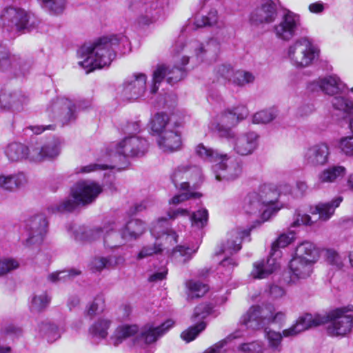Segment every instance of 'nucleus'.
<instances>
[{"instance_id":"f257e3e1","label":"nucleus","mask_w":353,"mask_h":353,"mask_svg":"<svg viewBox=\"0 0 353 353\" xmlns=\"http://www.w3.org/2000/svg\"><path fill=\"white\" fill-rule=\"evenodd\" d=\"M120 43L128 45V39L124 36L104 37L92 45L83 46L78 51L83 59L79 65L86 69L87 73L110 65L116 56L115 50Z\"/></svg>"},{"instance_id":"f03ea898","label":"nucleus","mask_w":353,"mask_h":353,"mask_svg":"<svg viewBox=\"0 0 353 353\" xmlns=\"http://www.w3.org/2000/svg\"><path fill=\"white\" fill-rule=\"evenodd\" d=\"M102 192V187L90 181L77 183L72 188L70 196L48 208L52 212H72L78 205L92 203Z\"/></svg>"},{"instance_id":"7ed1b4c3","label":"nucleus","mask_w":353,"mask_h":353,"mask_svg":"<svg viewBox=\"0 0 353 353\" xmlns=\"http://www.w3.org/2000/svg\"><path fill=\"white\" fill-rule=\"evenodd\" d=\"M320 49L307 37H301L294 41L286 50V56L290 63L298 69L308 68L316 61Z\"/></svg>"},{"instance_id":"20e7f679","label":"nucleus","mask_w":353,"mask_h":353,"mask_svg":"<svg viewBox=\"0 0 353 353\" xmlns=\"http://www.w3.org/2000/svg\"><path fill=\"white\" fill-rule=\"evenodd\" d=\"M3 28L14 34L30 31L37 26L34 16L23 8L10 6L1 14Z\"/></svg>"},{"instance_id":"39448f33","label":"nucleus","mask_w":353,"mask_h":353,"mask_svg":"<svg viewBox=\"0 0 353 353\" xmlns=\"http://www.w3.org/2000/svg\"><path fill=\"white\" fill-rule=\"evenodd\" d=\"M253 228H254V225L248 229L237 228L232 230L228 234L226 241L222 244L219 254H224L225 257L220 262L218 270L221 272L223 269H225L224 274L226 279L230 277L232 270L237 265V263L234 258L228 257L227 256L235 254L241 249L243 239L249 236L250 230Z\"/></svg>"},{"instance_id":"423d86ee","label":"nucleus","mask_w":353,"mask_h":353,"mask_svg":"<svg viewBox=\"0 0 353 353\" xmlns=\"http://www.w3.org/2000/svg\"><path fill=\"white\" fill-rule=\"evenodd\" d=\"M353 312V305L336 308L327 316H321L325 319L323 323H327V332L332 336H344L350 333L353 327V316L347 314Z\"/></svg>"},{"instance_id":"0eeeda50","label":"nucleus","mask_w":353,"mask_h":353,"mask_svg":"<svg viewBox=\"0 0 353 353\" xmlns=\"http://www.w3.org/2000/svg\"><path fill=\"white\" fill-rule=\"evenodd\" d=\"M279 193L268 185L260 187L259 192L248 193L243 199L242 209L244 212L254 218H257L264 208V205L272 201H277Z\"/></svg>"},{"instance_id":"6e6552de","label":"nucleus","mask_w":353,"mask_h":353,"mask_svg":"<svg viewBox=\"0 0 353 353\" xmlns=\"http://www.w3.org/2000/svg\"><path fill=\"white\" fill-rule=\"evenodd\" d=\"M302 30L301 16L290 10H285L279 22L272 27L276 38L285 42L291 41Z\"/></svg>"},{"instance_id":"1a4fd4ad","label":"nucleus","mask_w":353,"mask_h":353,"mask_svg":"<svg viewBox=\"0 0 353 353\" xmlns=\"http://www.w3.org/2000/svg\"><path fill=\"white\" fill-rule=\"evenodd\" d=\"M48 230V221L43 214H36L26 220L25 232L26 238L25 246H39L44 241Z\"/></svg>"},{"instance_id":"9d476101","label":"nucleus","mask_w":353,"mask_h":353,"mask_svg":"<svg viewBox=\"0 0 353 353\" xmlns=\"http://www.w3.org/2000/svg\"><path fill=\"white\" fill-rule=\"evenodd\" d=\"M334 109L344 113L349 119V128L352 135L343 137L339 142V148L347 156L353 157V99L336 96L332 99Z\"/></svg>"},{"instance_id":"9b49d317","label":"nucleus","mask_w":353,"mask_h":353,"mask_svg":"<svg viewBox=\"0 0 353 353\" xmlns=\"http://www.w3.org/2000/svg\"><path fill=\"white\" fill-rule=\"evenodd\" d=\"M223 156L213 165L215 178L219 181L234 180L241 175L242 165L235 158L227 154H223Z\"/></svg>"},{"instance_id":"f8f14e48","label":"nucleus","mask_w":353,"mask_h":353,"mask_svg":"<svg viewBox=\"0 0 353 353\" xmlns=\"http://www.w3.org/2000/svg\"><path fill=\"white\" fill-rule=\"evenodd\" d=\"M148 141L140 137H125L114 146V152L125 157H141L148 150Z\"/></svg>"},{"instance_id":"ddd939ff","label":"nucleus","mask_w":353,"mask_h":353,"mask_svg":"<svg viewBox=\"0 0 353 353\" xmlns=\"http://www.w3.org/2000/svg\"><path fill=\"white\" fill-rule=\"evenodd\" d=\"M232 145L234 152L240 156L252 154L258 148L259 135L254 132L249 131L236 134L234 132V137L226 138Z\"/></svg>"},{"instance_id":"4468645a","label":"nucleus","mask_w":353,"mask_h":353,"mask_svg":"<svg viewBox=\"0 0 353 353\" xmlns=\"http://www.w3.org/2000/svg\"><path fill=\"white\" fill-rule=\"evenodd\" d=\"M47 112L52 117L59 118L63 123H68L77 118L75 104L65 97L52 100L47 106Z\"/></svg>"},{"instance_id":"2eb2a0df","label":"nucleus","mask_w":353,"mask_h":353,"mask_svg":"<svg viewBox=\"0 0 353 353\" xmlns=\"http://www.w3.org/2000/svg\"><path fill=\"white\" fill-rule=\"evenodd\" d=\"M188 47L194 50L199 61L212 63L215 61L221 51V43L217 39L211 38L204 43L193 41Z\"/></svg>"},{"instance_id":"dca6fc26","label":"nucleus","mask_w":353,"mask_h":353,"mask_svg":"<svg viewBox=\"0 0 353 353\" xmlns=\"http://www.w3.org/2000/svg\"><path fill=\"white\" fill-rule=\"evenodd\" d=\"M185 71L182 67L174 66L170 68L165 65H161L153 72L152 84L150 87V93L155 94L164 78L170 84H174L181 80L185 76Z\"/></svg>"},{"instance_id":"f3484780","label":"nucleus","mask_w":353,"mask_h":353,"mask_svg":"<svg viewBox=\"0 0 353 353\" xmlns=\"http://www.w3.org/2000/svg\"><path fill=\"white\" fill-rule=\"evenodd\" d=\"M238 123L232 112L226 110L212 119L209 128L221 138H232L234 132L230 126H234Z\"/></svg>"},{"instance_id":"a211bd4d","label":"nucleus","mask_w":353,"mask_h":353,"mask_svg":"<svg viewBox=\"0 0 353 353\" xmlns=\"http://www.w3.org/2000/svg\"><path fill=\"white\" fill-rule=\"evenodd\" d=\"M61 147V141L59 139H53L45 144L37 143L31 146L30 160L39 162L54 159L59 155Z\"/></svg>"},{"instance_id":"6ab92c4d","label":"nucleus","mask_w":353,"mask_h":353,"mask_svg":"<svg viewBox=\"0 0 353 353\" xmlns=\"http://www.w3.org/2000/svg\"><path fill=\"white\" fill-rule=\"evenodd\" d=\"M270 315L268 305L252 306L241 317V321L248 328L259 330L268 325V321L270 318Z\"/></svg>"},{"instance_id":"aec40b11","label":"nucleus","mask_w":353,"mask_h":353,"mask_svg":"<svg viewBox=\"0 0 353 353\" xmlns=\"http://www.w3.org/2000/svg\"><path fill=\"white\" fill-rule=\"evenodd\" d=\"M147 76L143 73H134L123 83V95L127 99L135 100L142 97L146 91Z\"/></svg>"},{"instance_id":"412c9836","label":"nucleus","mask_w":353,"mask_h":353,"mask_svg":"<svg viewBox=\"0 0 353 353\" xmlns=\"http://www.w3.org/2000/svg\"><path fill=\"white\" fill-rule=\"evenodd\" d=\"M316 88L328 95H335L342 93L347 86L336 74L328 75L310 83L308 88L313 91Z\"/></svg>"},{"instance_id":"4be33fe9","label":"nucleus","mask_w":353,"mask_h":353,"mask_svg":"<svg viewBox=\"0 0 353 353\" xmlns=\"http://www.w3.org/2000/svg\"><path fill=\"white\" fill-rule=\"evenodd\" d=\"M277 17L276 4L272 0H264L251 13L250 20L252 24L259 26L273 23Z\"/></svg>"},{"instance_id":"5701e85b","label":"nucleus","mask_w":353,"mask_h":353,"mask_svg":"<svg viewBox=\"0 0 353 353\" xmlns=\"http://www.w3.org/2000/svg\"><path fill=\"white\" fill-rule=\"evenodd\" d=\"M325 321V319L319 314H305L300 316L290 328L284 330L281 334L284 337H292L307 329L322 325Z\"/></svg>"},{"instance_id":"b1692460","label":"nucleus","mask_w":353,"mask_h":353,"mask_svg":"<svg viewBox=\"0 0 353 353\" xmlns=\"http://www.w3.org/2000/svg\"><path fill=\"white\" fill-rule=\"evenodd\" d=\"M179 166L171 175V179L176 188L188 190L190 186V180L196 179L200 176V170L196 166Z\"/></svg>"},{"instance_id":"393cba45","label":"nucleus","mask_w":353,"mask_h":353,"mask_svg":"<svg viewBox=\"0 0 353 353\" xmlns=\"http://www.w3.org/2000/svg\"><path fill=\"white\" fill-rule=\"evenodd\" d=\"M330 149L327 143H318L307 148L303 153L304 161L314 166L323 165L328 161Z\"/></svg>"},{"instance_id":"a878e982","label":"nucleus","mask_w":353,"mask_h":353,"mask_svg":"<svg viewBox=\"0 0 353 353\" xmlns=\"http://www.w3.org/2000/svg\"><path fill=\"white\" fill-rule=\"evenodd\" d=\"M157 143L163 152H174L181 146V133L177 128L174 125L159 135Z\"/></svg>"},{"instance_id":"bb28decb","label":"nucleus","mask_w":353,"mask_h":353,"mask_svg":"<svg viewBox=\"0 0 353 353\" xmlns=\"http://www.w3.org/2000/svg\"><path fill=\"white\" fill-rule=\"evenodd\" d=\"M28 183L27 174L18 171L12 174H0V188L10 192H16L24 187Z\"/></svg>"},{"instance_id":"cd10ccee","label":"nucleus","mask_w":353,"mask_h":353,"mask_svg":"<svg viewBox=\"0 0 353 353\" xmlns=\"http://www.w3.org/2000/svg\"><path fill=\"white\" fill-rule=\"evenodd\" d=\"M313 263L294 257L290 262L289 283H296L310 277L313 271Z\"/></svg>"},{"instance_id":"c85d7f7f","label":"nucleus","mask_w":353,"mask_h":353,"mask_svg":"<svg viewBox=\"0 0 353 353\" xmlns=\"http://www.w3.org/2000/svg\"><path fill=\"white\" fill-rule=\"evenodd\" d=\"M279 268L277 260L270 256L266 260H260L253 264L251 276L254 279H262L268 277Z\"/></svg>"},{"instance_id":"c756f323","label":"nucleus","mask_w":353,"mask_h":353,"mask_svg":"<svg viewBox=\"0 0 353 353\" xmlns=\"http://www.w3.org/2000/svg\"><path fill=\"white\" fill-rule=\"evenodd\" d=\"M150 232L157 241L163 239L170 244L177 242L178 236L174 231L169 228L168 220L165 218L159 219L154 223Z\"/></svg>"},{"instance_id":"7c9ffc66","label":"nucleus","mask_w":353,"mask_h":353,"mask_svg":"<svg viewBox=\"0 0 353 353\" xmlns=\"http://www.w3.org/2000/svg\"><path fill=\"white\" fill-rule=\"evenodd\" d=\"M174 325L172 320H167L160 325H146L141 332V337L146 344L154 343Z\"/></svg>"},{"instance_id":"2f4dec72","label":"nucleus","mask_w":353,"mask_h":353,"mask_svg":"<svg viewBox=\"0 0 353 353\" xmlns=\"http://www.w3.org/2000/svg\"><path fill=\"white\" fill-rule=\"evenodd\" d=\"M170 219H174L178 216H190L192 226L198 229L203 228L207 225L208 221V212L205 209L199 210L190 216V212L185 209H177L168 213Z\"/></svg>"},{"instance_id":"473e14b6","label":"nucleus","mask_w":353,"mask_h":353,"mask_svg":"<svg viewBox=\"0 0 353 353\" xmlns=\"http://www.w3.org/2000/svg\"><path fill=\"white\" fill-rule=\"evenodd\" d=\"M347 170L344 166L334 165L323 169L318 174L319 184H330L338 182L346 174Z\"/></svg>"},{"instance_id":"72a5a7b5","label":"nucleus","mask_w":353,"mask_h":353,"mask_svg":"<svg viewBox=\"0 0 353 353\" xmlns=\"http://www.w3.org/2000/svg\"><path fill=\"white\" fill-rule=\"evenodd\" d=\"M134 7L139 10L143 23H149L158 19V5L154 0H141L135 3Z\"/></svg>"},{"instance_id":"f704fd0d","label":"nucleus","mask_w":353,"mask_h":353,"mask_svg":"<svg viewBox=\"0 0 353 353\" xmlns=\"http://www.w3.org/2000/svg\"><path fill=\"white\" fill-rule=\"evenodd\" d=\"M117 228L115 223H111L104 225L103 242L107 248L111 249L118 248L123 245L127 241L123 236V231L119 232L115 230Z\"/></svg>"},{"instance_id":"c9c22d12","label":"nucleus","mask_w":353,"mask_h":353,"mask_svg":"<svg viewBox=\"0 0 353 353\" xmlns=\"http://www.w3.org/2000/svg\"><path fill=\"white\" fill-rule=\"evenodd\" d=\"M112 325V321L105 317L99 318L89 327L90 337L94 341L105 339L108 335V330Z\"/></svg>"},{"instance_id":"e433bc0d","label":"nucleus","mask_w":353,"mask_h":353,"mask_svg":"<svg viewBox=\"0 0 353 353\" xmlns=\"http://www.w3.org/2000/svg\"><path fill=\"white\" fill-rule=\"evenodd\" d=\"M30 151L31 148L29 149L25 145L14 142L6 146L4 152L9 161L15 162L27 158L30 159Z\"/></svg>"},{"instance_id":"4c0bfd02","label":"nucleus","mask_w":353,"mask_h":353,"mask_svg":"<svg viewBox=\"0 0 353 353\" xmlns=\"http://www.w3.org/2000/svg\"><path fill=\"white\" fill-rule=\"evenodd\" d=\"M121 230L123 236L128 241L136 240L145 232V224L141 220L131 219L126 223Z\"/></svg>"},{"instance_id":"58836bf2","label":"nucleus","mask_w":353,"mask_h":353,"mask_svg":"<svg viewBox=\"0 0 353 353\" xmlns=\"http://www.w3.org/2000/svg\"><path fill=\"white\" fill-rule=\"evenodd\" d=\"M319 256V250L312 242L304 241L299 244L296 249L295 258L314 263Z\"/></svg>"},{"instance_id":"ea45409f","label":"nucleus","mask_w":353,"mask_h":353,"mask_svg":"<svg viewBox=\"0 0 353 353\" xmlns=\"http://www.w3.org/2000/svg\"><path fill=\"white\" fill-rule=\"evenodd\" d=\"M139 328L136 325H123L117 327L113 334L110 336V343L114 346H118L126 339L136 334Z\"/></svg>"},{"instance_id":"a19ab883","label":"nucleus","mask_w":353,"mask_h":353,"mask_svg":"<svg viewBox=\"0 0 353 353\" xmlns=\"http://www.w3.org/2000/svg\"><path fill=\"white\" fill-rule=\"evenodd\" d=\"M195 153L203 160L216 163L220 159H222L224 157L223 153L220 152L217 150L208 148L203 143H199L196 146Z\"/></svg>"},{"instance_id":"79ce46f5","label":"nucleus","mask_w":353,"mask_h":353,"mask_svg":"<svg viewBox=\"0 0 353 353\" xmlns=\"http://www.w3.org/2000/svg\"><path fill=\"white\" fill-rule=\"evenodd\" d=\"M343 199L338 196L331 202L319 203L316 206V211L319 214V218L323 221L328 220L334 214L335 208H337Z\"/></svg>"},{"instance_id":"37998d69","label":"nucleus","mask_w":353,"mask_h":353,"mask_svg":"<svg viewBox=\"0 0 353 353\" xmlns=\"http://www.w3.org/2000/svg\"><path fill=\"white\" fill-rule=\"evenodd\" d=\"M39 332L41 336L52 343L60 338L62 330L54 324L43 322L39 325Z\"/></svg>"},{"instance_id":"c03bdc74","label":"nucleus","mask_w":353,"mask_h":353,"mask_svg":"<svg viewBox=\"0 0 353 353\" xmlns=\"http://www.w3.org/2000/svg\"><path fill=\"white\" fill-rule=\"evenodd\" d=\"M169 118L166 114L157 113L154 115L151 122V129L153 132L159 135L164 130H167L174 126V124L168 122Z\"/></svg>"},{"instance_id":"a18cd8bd","label":"nucleus","mask_w":353,"mask_h":353,"mask_svg":"<svg viewBox=\"0 0 353 353\" xmlns=\"http://www.w3.org/2000/svg\"><path fill=\"white\" fill-rule=\"evenodd\" d=\"M188 298H199L203 296L209 290L208 286L200 281L190 280L186 282Z\"/></svg>"},{"instance_id":"49530a36","label":"nucleus","mask_w":353,"mask_h":353,"mask_svg":"<svg viewBox=\"0 0 353 353\" xmlns=\"http://www.w3.org/2000/svg\"><path fill=\"white\" fill-rule=\"evenodd\" d=\"M218 19L217 10L212 8L206 14L197 16L195 19L194 24L196 28L213 26L218 23Z\"/></svg>"},{"instance_id":"de8ad7c7","label":"nucleus","mask_w":353,"mask_h":353,"mask_svg":"<svg viewBox=\"0 0 353 353\" xmlns=\"http://www.w3.org/2000/svg\"><path fill=\"white\" fill-rule=\"evenodd\" d=\"M104 227L103 228H96L93 229L85 230L82 232H77L75 239L77 241L92 242L99 239L101 235L103 236Z\"/></svg>"},{"instance_id":"09e8293b","label":"nucleus","mask_w":353,"mask_h":353,"mask_svg":"<svg viewBox=\"0 0 353 353\" xmlns=\"http://www.w3.org/2000/svg\"><path fill=\"white\" fill-rule=\"evenodd\" d=\"M80 274L81 271L79 270H64L62 271L54 272L50 274L48 276V279L52 283L58 281H66L68 280L74 278L75 276L79 275Z\"/></svg>"},{"instance_id":"8fccbe9b","label":"nucleus","mask_w":353,"mask_h":353,"mask_svg":"<svg viewBox=\"0 0 353 353\" xmlns=\"http://www.w3.org/2000/svg\"><path fill=\"white\" fill-rule=\"evenodd\" d=\"M278 114V111L275 108H271L263 110L255 113L252 118L254 123H268L273 121Z\"/></svg>"},{"instance_id":"3c124183","label":"nucleus","mask_w":353,"mask_h":353,"mask_svg":"<svg viewBox=\"0 0 353 353\" xmlns=\"http://www.w3.org/2000/svg\"><path fill=\"white\" fill-rule=\"evenodd\" d=\"M255 77L252 72L244 70H237L233 72L230 79L234 84L239 86H245L253 83Z\"/></svg>"},{"instance_id":"603ef678","label":"nucleus","mask_w":353,"mask_h":353,"mask_svg":"<svg viewBox=\"0 0 353 353\" xmlns=\"http://www.w3.org/2000/svg\"><path fill=\"white\" fill-rule=\"evenodd\" d=\"M50 301V298L46 292L35 294L32 298L30 309L33 312H41L48 306Z\"/></svg>"},{"instance_id":"864d4df0","label":"nucleus","mask_w":353,"mask_h":353,"mask_svg":"<svg viewBox=\"0 0 353 353\" xmlns=\"http://www.w3.org/2000/svg\"><path fill=\"white\" fill-rule=\"evenodd\" d=\"M30 68V62L19 56L14 54L12 57V73L14 75H25Z\"/></svg>"},{"instance_id":"5fc2aeb1","label":"nucleus","mask_w":353,"mask_h":353,"mask_svg":"<svg viewBox=\"0 0 353 353\" xmlns=\"http://www.w3.org/2000/svg\"><path fill=\"white\" fill-rule=\"evenodd\" d=\"M41 6L50 13L59 14L65 8V0H38Z\"/></svg>"},{"instance_id":"6e6d98bb","label":"nucleus","mask_w":353,"mask_h":353,"mask_svg":"<svg viewBox=\"0 0 353 353\" xmlns=\"http://www.w3.org/2000/svg\"><path fill=\"white\" fill-rule=\"evenodd\" d=\"M276 201H272L271 203H266L264 205V208L261 212V214L257 218H256V223L258 225H260L261 223L268 221L272 216L275 215L276 213L279 211V208L276 206Z\"/></svg>"},{"instance_id":"4d7b16f0","label":"nucleus","mask_w":353,"mask_h":353,"mask_svg":"<svg viewBox=\"0 0 353 353\" xmlns=\"http://www.w3.org/2000/svg\"><path fill=\"white\" fill-rule=\"evenodd\" d=\"M206 323L203 321L197 323L196 325L190 327L186 330L183 331L181 336L183 340L186 342H190L193 341L200 332L205 330Z\"/></svg>"},{"instance_id":"13d9d810","label":"nucleus","mask_w":353,"mask_h":353,"mask_svg":"<svg viewBox=\"0 0 353 353\" xmlns=\"http://www.w3.org/2000/svg\"><path fill=\"white\" fill-rule=\"evenodd\" d=\"M195 250H192L189 247L178 245L172 251V257L182 263H185L192 258Z\"/></svg>"},{"instance_id":"bf43d9fd","label":"nucleus","mask_w":353,"mask_h":353,"mask_svg":"<svg viewBox=\"0 0 353 353\" xmlns=\"http://www.w3.org/2000/svg\"><path fill=\"white\" fill-rule=\"evenodd\" d=\"M265 336L268 341V346L271 350L276 352L281 350L283 336L280 332L272 330L265 331Z\"/></svg>"},{"instance_id":"052dcab7","label":"nucleus","mask_w":353,"mask_h":353,"mask_svg":"<svg viewBox=\"0 0 353 353\" xmlns=\"http://www.w3.org/2000/svg\"><path fill=\"white\" fill-rule=\"evenodd\" d=\"M163 250V246L161 243L156 241L152 245H148L143 246L137 255V259H143L148 256H151L154 254L161 253Z\"/></svg>"},{"instance_id":"680f3d73","label":"nucleus","mask_w":353,"mask_h":353,"mask_svg":"<svg viewBox=\"0 0 353 353\" xmlns=\"http://www.w3.org/2000/svg\"><path fill=\"white\" fill-rule=\"evenodd\" d=\"M295 239V233L290 231L288 233L281 234L278 239L272 243V250L276 251L278 248H285L290 244Z\"/></svg>"},{"instance_id":"e2e57ef3","label":"nucleus","mask_w":353,"mask_h":353,"mask_svg":"<svg viewBox=\"0 0 353 353\" xmlns=\"http://www.w3.org/2000/svg\"><path fill=\"white\" fill-rule=\"evenodd\" d=\"M105 307V301L103 296H97L92 302L88 306L87 314L93 316L98 313L102 312Z\"/></svg>"},{"instance_id":"0e129e2a","label":"nucleus","mask_w":353,"mask_h":353,"mask_svg":"<svg viewBox=\"0 0 353 353\" xmlns=\"http://www.w3.org/2000/svg\"><path fill=\"white\" fill-rule=\"evenodd\" d=\"M19 267V262L14 259H0V276H3Z\"/></svg>"},{"instance_id":"69168bd1","label":"nucleus","mask_w":353,"mask_h":353,"mask_svg":"<svg viewBox=\"0 0 353 353\" xmlns=\"http://www.w3.org/2000/svg\"><path fill=\"white\" fill-rule=\"evenodd\" d=\"M242 336L241 332L240 331H236L232 334L229 335L226 339L216 343L213 346L207 349L204 353H221V350L223 348L228 341H232V339L239 338Z\"/></svg>"},{"instance_id":"338daca9","label":"nucleus","mask_w":353,"mask_h":353,"mask_svg":"<svg viewBox=\"0 0 353 353\" xmlns=\"http://www.w3.org/2000/svg\"><path fill=\"white\" fill-rule=\"evenodd\" d=\"M12 110L21 112L28 103V98L20 93H12Z\"/></svg>"},{"instance_id":"774afa93","label":"nucleus","mask_w":353,"mask_h":353,"mask_svg":"<svg viewBox=\"0 0 353 353\" xmlns=\"http://www.w3.org/2000/svg\"><path fill=\"white\" fill-rule=\"evenodd\" d=\"M13 55L6 50L0 51V70L1 71L12 73Z\"/></svg>"}]
</instances>
